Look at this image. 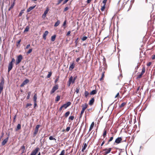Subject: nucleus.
<instances>
[{"instance_id": "obj_37", "label": "nucleus", "mask_w": 155, "mask_h": 155, "mask_svg": "<svg viewBox=\"0 0 155 155\" xmlns=\"http://www.w3.org/2000/svg\"><path fill=\"white\" fill-rule=\"evenodd\" d=\"M126 103H125V102L123 103L120 105V107H123L125 105H126Z\"/></svg>"}, {"instance_id": "obj_56", "label": "nucleus", "mask_w": 155, "mask_h": 155, "mask_svg": "<svg viewBox=\"0 0 155 155\" xmlns=\"http://www.w3.org/2000/svg\"><path fill=\"white\" fill-rule=\"evenodd\" d=\"M107 1V0H104L103 1V3L104 4H105V5H106V4Z\"/></svg>"}, {"instance_id": "obj_27", "label": "nucleus", "mask_w": 155, "mask_h": 155, "mask_svg": "<svg viewBox=\"0 0 155 155\" xmlns=\"http://www.w3.org/2000/svg\"><path fill=\"white\" fill-rule=\"evenodd\" d=\"M56 37V35H54L52 36L51 37V41H54Z\"/></svg>"}, {"instance_id": "obj_6", "label": "nucleus", "mask_w": 155, "mask_h": 155, "mask_svg": "<svg viewBox=\"0 0 155 155\" xmlns=\"http://www.w3.org/2000/svg\"><path fill=\"white\" fill-rule=\"evenodd\" d=\"M71 103L70 102H68L66 104H63L62 106V107H63V108L64 107V108L66 109L67 107H69V106H70L71 105Z\"/></svg>"}, {"instance_id": "obj_8", "label": "nucleus", "mask_w": 155, "mask_h": 155, "mask_svg": "<svg viewBox=\"0 0 155 155\" xmlns=\"http://www.w3.org/2000/svg\"><path fill=\"white\" fill-rule=\"evenodd\" d=\"M49 10V8L48 7H47L46 8V10L45 11L44 13L42 15V17L43 18H45L46 17L47 14Z\"/></svg>"}, {"instance_id": "obj_32", "label": "nucleus", "mask_w": 155, "mask_h": 155, "mask_svg": "<svg viewBox=\"0 0 155 155\" xmlns=\"http://www.w3.org/2000/svg\"><path fill=\"white\" fill-rule=\"evenodd\" d=\"M70 114V111H68L67 112H66L65 113V114H64L65 117H67L68 116V115H69Z\"/></svg>"}, {"instance_id": "obj_51", "label": "nucleus", "mask_w": 155, "mask_h": 155, "mask_svg": "<svg viewBox=\"0 0 155 155\" xmlns=\"http://www.w3.org/2000/svg\"><path fill=\"white\" fill-rule=\"evenodd\" d=\"M139 66H140L139 65H137L135 67V69L136 70V72H137V70L138 68H139Z\"/></svg>"}, {"instance_id": "obj_50", "label": "nucleus", "mask_w": 155, "mask_h": 155, "mask_svg": "<svg viewBox=\"0 0 155 155\" xmlns=\"http://www.w3.org/2000/svg\"><path fill=\"white\" fill-rule=\"evenodd\" d=\"M70 128L71 127H67L66 128V131H68L70 130Z\"/></svg>"}, {"instance_id": "obj_19", "label": "nucleus", "mask_w": 155, "mask_h": 155, "mask_svg": "<svg viewBox=\"0 0 155 155\" xmlns=\"http://www.w3.org/2000/svg\"><path fill=\"white\" fill-rule=\"evenodd\" d=\"M94 122H93L91 123V125H90V127L89 130V132L90 131L92 130V129H93V128L94 126Z\"/></svg>"}, {"instance_id": "obj_48", "label": "nucleus", "mask_w": 155, "mask_h": 155, "mask_svg": "<svg viewBox=\"0 0 155 155\" xmlns=\"http://www.w3.org/2000/svg\"><path fill=\"white\" fill-rule=\"evenodd\" d=\"M78 38H77L75 40V43L76 45H77L78 44Z\"/></svg>"}, {"instance_id": "obj_36", "label": "nucleus", "mask_w": 155, "mask_h": 155, "mask_svg": "<svg viewBox=\"0 0 155 155\" xmlns=\"http://www.w3.org/2000/svg\"><path fill=\"white\" fill-rule=\"evenodd\" d=\"M48 73H49L48 74V75L47 76V78H50L52 74V72H48Z\"/></svg>"}, {"instance_id": "obj_49", "label": "nucleus", "mask_w": 155, "mask_h": 155, "mask_svg": "<svg viewBox=\"0 0 155 155\" xmlns=\"http://www.w3.org/2000/svg\"><path fill=\"white\" fill-rule=\"evenodd\" d=\"M15 61V60L14 58H13L12 59V61L10 62H12V64H13V63Z\"/></svg>"}, {"instance_id": "obj_60", "label": "nucleus", "mask_w": 155, "mask_h": 155, "mask_svg": "<svg viewBox=\"0 0 155 155\" xmlns=\"http://www.w3.org/2000/svg\"><path fill=\"white\" fill-rule=\"evenodd\" d=\"M58 80H59V77H58L54 81V82L55 83H56L58 81Z\"/></svg>"}, {"instance_id": "obj_35", "label": "nucleus", "mask_w": 155, "mask_h": 155, "mask_svg": "<svg viewBox=\"0 0 155 155\" xmlns=\"http://www.w3.org/2000/svg\"><path fill=\"white\" fill-rule=\"evenodd\" d=\"M24 11H25L24 9L21 10L18 16H21V15H22V14L24 13Z\"/></svg>"}, {"instance_id": "obj_5", "label": "nucleus", "mask_w": 155, "mask_h": 155, "mask_svg": "<svg viewBox=\"0 0 155 155\" xmlns=\"http://www.w3.org/2000/svg\"><path fill=\"white\" fill-rule=\"evenodd\" d=\"M13 66V64H12V62H9L8 64V72L9 71L12 69Z\"/></svg>"}, {"instance_id": "obj_24", "label": "nucleus", "mask_w": 155, "mask_h": 155, "mask_svg": "<svg viewBox=\"0 0 155 155\" xmlns=\"http://www.w3.org/2000/svg\"><path fill=\"white\" fill-rule=\"evenodd\" d=\"M21 128V125L20 124H18L17 126V128L15 129L16 131H17Z\"/></svg>"}, {"instance_id": "obj_16", "label": "nucleus", "mask_w": 155, "mask_h": 155, "mask_svg": "<svg viewBox=\"0 0 155 155\" xmlns=\"http://www.w3.org/2000/svg\"><path fill=\"white\" fill-rule=\"evenodd\" d=\"M35 6H36V5H35L33 6L30 7L29 8L27 9V12H30L31 10H32L33 9H34L35 8Z\"/></svg>"}, {"instance_id": "obj_61", "label": "nucleus", "mask_w": 155, "mask_h": 155, "mask_svg": "<svg viewBox=\"0 0 155 155\" xmlns=\"http://www.w3.org/2000/svg\"><path fill=\"white\" fill-rule=\"evenodd\" d=\"M63 0H59L58 1V4H59Z\"/></svg>"}, {"instance_id": "obj_62", "label": "nucleus", "mask_w": 155, "mask_h": 155, "mask_svg": "<svg viewBox=\"0 0 155 155\" xmlns=\"http://www.w3.org/2000/svg\"><path fill=\"white\" fill-rule=\"evenodd\" d=\"M80 60V58H77V59H76V62H78Z\"/></svg>"}, {"instance_id": "obj_29", "label": "nucleus", "mask_w": 155, "mask_h": 155, "mask_svg": "<svg viewBox=\"0 0 155 155\" xmlns=\"http://www.w3.org/2000/svg\"><path fill=\"white\" fill-rule=\"evenodd\" d=\"M60 99V96L59 95H58L56 97L55 99V101H59Z\"/></svg>"}, {"instance_id": "obj_30", "label": "nucleus", "mask_w": 155, "mask_h": 155, "mask_svg": "<svg viewBox=\"0 0 155 155\" xmlns=\"http://www.w3.org/2000/svg\"><path fill=\"white\" fill-rule=\"evenodd\" d=\"M31 92L30 91H29L28 92V96L27 97V99H29L30 98V95H31Z\"/></svg>"}, {"instance_id": "obj_10", "label": "nucleus", "mask_w": 155, "mask_h": 155, "mask_svg": "<svg viewBox=\"0 0 155 155\" xmlns=\"http://www.w3.org/2000/svg\"><path fill=\"white\" fill-rule=\"evenodd\" d=\"M87 145V143H84L82 146V151L83 152L84 151V150L86 149Z\"/></svg>"}, {"instance_id": "obj_42", "label": "nucleus", "mask_w": 155, "mask_h": 155, "mask_svg": "<svg viewBox=\"0 0 155 155\" xmlns=\"http://www.w3.org/2000/svg\"><path fill=\"white\" fill-rule=\"evenodd\" d=\"M87 36H84L81 39L82 41H84L87 39Z\"/></svg>"}, {"instance_id": "obj_2", "label": "nucleus", "mask_w": 155, "mask_h": 155, "mask_svg": "<svg viewBox=\"0 0 155 155\" xmlns=\"http://www.w3.org/2000/svg\"><path fill=\"white\" fill-rule=\"evenodd\" d=\"M22 59L23 57L22 55H18L17 57L16 61V65H17L18 64L21 62Z\"/></svg>"}, {"instance_id": "obj_11", "label": "nucleus", "mask_w": 155, "mask_h": 155, "mask_svg": "<svg viewBox=\"0 0 155 155\" xmlns=\"http://www.w3.org/2000/svg\"><path fill=\"white\" fill-rule=\"evenodd\" d=\"M8 137H7V138H6L5 139L3 140V141L2 142V146L4 145L6 143L8 142Z\"/></svg>"}, {"instance_id": "obj_28", "label": "nucleus", "mask_w": 155, "mask_h": 155, "mask_svg": "<svg viewBox=\"0 0 155 155\" xmlns=\"http://www.w3.org/2000/svg\"><path fill=\"white\" fill-rule=\"evenodd\" d=\"M84 94L85 97L87 98L89 94V93L88 91H85L84 92Z\"/></svg>"}, {"instance_id": "obj_57", "label": "nucleus", "mask_w": 155, "mask_h": 155, "mask_svg": "<svg viewBox=\"0 0 155 155\" xmlns=\"http://www.w3.org/2000/svg\"><path fill=\"white\" fill-rule=\"evenodd\" d=\"M16 115H15L14 116V118H13V121L14 122H15V119H16Z\"/></svg>"}, {"instance_id": "obj_43", "label": "nucleus", "mask_w": 155, "mask_h": 155, "mask_svg": "<svg viewBox=\"0 0 155 155\" xmlns=\"http://www.w3.org/2000/svg\"><path fill=\"white\" fill-rule=\"evenodd\" d=\"M84 112V111H82V110H81V111L80 116V118H81L82 117V114H83Z\"/></svg>"}, {"instance_id": "obj_4", "label": "nucleus", "mask_w": 155, "mask_h": 155, "mask_svg": "<svg viewBox=\"0 0 155 155\" xmlns=\"http://www.w3.org/2000/svg\"><path fill=\"white\" fill-rule=\"evenodd\" d=\"M39 150V147L36 148L35 150L32 151L30 155H36Z\"/></svg>"}, {"instance_id": "obj_33", "label": "nucleus", "mask_w": 155, "mask_h": 155, "mask_svg": "<svg viewBox=\"0 0 155 155\" xmlns=\"http://www.w3.org/2000/svg\"><path fill=\"white\" fill-rule=\"evenodd\" d=\"M29 29V27L28 26H27L24 30V32H27L28 31Z\"/></svg>"}, {"instance_id": "obj_63", "label": "nucleus", "mask_w": 155, "mask_h": 155, "mask_svg": "<svg viewBox=\"0 0 155 155\" xmlns=\"http://www.w3.org/2000/svg\"><path fill=\"white\" fill-rule=\"evenodd\" d=\"M119 95V93H118L117 95H116V96H115V98H116L117 97H118Z\"/></svg>"}, {"instance_id": "obj_15", "label": "nucleus", "mask_w": 155, "mask_h": 155, "mask_svg": "<svg viewBox=\"0 0 155 155\" xmlns=\"http://www.w3.org/2000/svg\"><path fill=\"white\" fill-rule=\"evenodd\" d=\"M75 66V64L74 62H73L71 64H70V67L69 68V70H72L74 68Z\"/></svg>"}, {"instance_id": "obj_58", "label": "nucleus", "mask_w": 155, "mask_h": 155, "mask_svg": "<svg viewBox=\"0 0 155 155\" xmlns=\"http://www.w3.org/2000/svg\"><path fill=\"white\" fill-rule=\"evenodd\" d=\"M66 20H65L64 21V23H63V26H64L65 25H66Z\"/></svg>"}, {"instance_id": "obj_20", "label": "nucleus", "mask_w": 155, "mask_h": 155, "mask_svg": "<svg viewBox=\"0 0 155 155\" xmlns=\"http://www.w3.org/2000/svg\"><path fill=\"white\" fill-rule=\"evenodd\" d=\"M68 81L70 83H71V84H73L74 82H73V78L72 76H71L70 78L69 79Z\"/></svg>"}, {"instance_id": "obj_21", "label": "nucleus", "mask_w": 155, "mask_h": 155, "mask_svg": "<svg viewBox=\"0 0 155 155\" xmlns=\"http://www.w3.org/2000/svg\"><path fill=\"white\" fill-rule=\"evenodd\" d=\"M107 133V131L105 129L104 130L103 134V137L104 138L106 136Z\"/></svg>"}, {"instance_id": "obj_47", "label": "nucleus", "mask_w": 155, "mask_h": 155, "mask_svg": "<svg viewBox=\"0 0 155 155\" xmlns=\"http://www.w3.org/2000/svg\"><path fill=\"white\" fill-rule=\"evenodd\" d=\"M31 105H32V104H30V103L27 104V105H26V108H28V106H31Z\"/></svg>"}, {"instance_id": "obj_13", "label": "nucleus", "mask_w": 155, "mask_h": 155, "mask_svg": "<svg viewBox=\"0 0 155 155\" xmlns=\"http://www.w3.org/2000/svg\"><path fill=\"white\" fill-rule=\"evenodd\" d=\"M94 97L92 98L91 100L89 101V104L91 106L93 105L94 103Z\"/></svg>"}, {"instance_id": "obj_45", "label": "nucleus", "mask_w": 155, "mask_h": 155, "mask_svg": "<svg viewBox=\"0 0 155 155\" xmlns=\"http://www.w3.org/2000/svg\"><path fill=\"white\" fill-rule=\"evenodd\" d=\"M74 118V117L73 116H70L69 117V119L71 120H73Z\"/></svg>"}, {"instance_id": "obj_64", "label": "nucleus", "mask_w": 155, "mask_h": 155, "mask_svg": "<svg viewBox=\"0 0 155 155\" xmlns=\"http://www.w3.org/2000/svg\"><path fill=\"white\" fill-rule=\"evenodd\" d=\"M69 0H65L63 2V4L66 3Z\"/></svg>"}, {"instance_id": "obj_44", "label": "nucleus", "mask_w": 155, "mask_h": 155, "mask_svg": "<svg viewBox=\"0 0 155 155\" xmlns=\"http://www.w3.org/2000/svg\"><path fill=\"white\" fill-rule=\"evenodd\" d=\"M104 72H103L101 77L100 78V80L101 81L103 79V78H104Z\"/></svg>"}, {"instance_id": "obj_46", "label": "nucleus", "mask_w": 155, "mask_h": 155, "mask_svg": "<svg viewBox=\"0 0 155 155\" xmlns=\"http://www.w3.org/2000/svg\"><path fill=\"white\" fill-rule=\"evenodd\" d=\"M40 125H37L35 127V129H36V130H38V128L39 127H40Z\"/></svg>"}, {"instance_id": "obj_54", "label": "nucleus", "mask_w": 155, "mask_h": 155, "mask_svg": "<svg viewBox=\"0 0 155 155\" xmlns=\"http://www.w3.org/2000/svg\"><path fill=\"white\" fill-rule=\"evenodd\" d=\"M68 9H69V8L68 7H65L64 9V11H67V10H68Z\"/></svg>"}, {"instance_id": "obj_23", "label": "nucleus", "mask_w": 155, "mask_h": 155, "mask_svg": "<svg viewBox=\"0 0 155 155\" xmlns=\"http://www.w3.org/2000/svg\"><path fill=\"white\" fill-rule=\"evenodd\" d=\"M15 4V2H13L12 4L11 5V6L8 9V11H10L11 9L13 8Z\"/></svg>"}, {"instance_id": "obj_1", "label": "nucleus", "mask_w": 155, "mask_h": 155, "mask_svg": "<svg viewBox=\"0 0 155 155\" xmlns=\"http://www.w3.org/2000/svg\"><path fill=\"white\" fill-rule=\"evenodd\" d=\"M146 69L144 67H143L142 68V71L141 73L138 75L137 77V79H139L141 78L142 76L145 73Z\"/></svg>"}, {"instance_id": "obj_25", "label": "nucleus", "mask_w": 155, "mask_h": 155, "mask_svg": "<svg viewBox=\"0 0 155 155\" xmlns=\"http://www.w3.org/2000/svg\"><path fill=\"white\" fill-rule=\"evenodd\" d=\"M60 21L59 20H58L57 22H56L54 25V26L57 27L60 24Z\"/></svg>"}, {"instance_id": "obj_38", "label": "nucleus", "mask_w": 155, "mask_h": 155, "mask_svg": "<svg viewBox=\"0 0 155 155\" xmlns=\"http://www.w3.org/2000/svg\"><path fill=\"white\" fill-rule=\"evenodd\" d=\"M32 49L31 48V49H29V50L28 51L26 52V54H28L32 52Z\"/></svg>"}, {"instance_id": "obj_55", "label": "nucleus", "mask_w": 155, "mask_h": 155, "mask_svg": "<svg viewBox=\"0 0 155 155\" xmlns=\"http://www.w3.org/2000/svg\"><path fill=\"white\" fill-rule=\"evenodd\" d=\"M79 92V89L78 88H77L76 90V92L78 93Z\"/></svg>"}, {"instance_id": "obj_22", "label": "nucleus", "mask_w": 155, "mask_h": 155, "mask_svg": "<svg viewBox=\"0 0 155 155\" xmlns=\"http://www.w3.org/2000/svg\"><path fill=\"white\" fill-rule=\"evenodd\" d=\"M37 97L36 94H35L33 97L34 102H37Z\"/></svg>"}, {"instance_id": "obj_9", "label": "nucleus", "mask_w": 155, "mask_h": 155, "mask_svg": "<svg viewBox=\"0 0 155 155\" xmlns=\"http://www.w3.org/2000/svg\"><path fill=\"white\" fill-rule=\"evenodd\" d=\"M122 140V138L121 137H118L115 140V143L117 144L120 143Z\"/></svg>"}, {"instance_id": "obj_12", "label": "nucleus", "mask_w": 155, "mask_h": 155, "mask_svg": "<svg viewBox=\"0 0 155 155\" xmlns=\"http://www.w3.org/2000/svg\"><path fill=\"white\" fill-rule=\"evenodd\" d=\"M48 31H46L45 32L44 34H43V37L45 40L46 39V36L48 35Z\"/></svg>"}, {"instance_id": "obj_26", "label": "nucleus", "mask_w": 155, "mask_h": 155, "mask_svg": "<svg viewBox=\"0 0 155 155\" xmlns=\"http://www.w3.org/2000/svg\"><path fill=\"white\" fill-rule=\"evenodd\" d=\"M38 130L35 129L33 135L34 137H35L36 136V135L37 134L38 132Z\"/></svg>"}, {"instance_id": "obj_3", "label": "nucleus", "mask_w": 155, "mask_h": 155, "mask_svg": "<svg viewBox=\"0 0 155 155\" xmlns=\"http://www.w3.org/2000/svg\"><path fill=\"white\" fill-rule=\"evenodd\" d=\"M58 89V84H56L54 85L52 88V90L50 91V94H52L57 90Z\"/></svg>"}, {"instance_id": "obj_40", "label": "nucleus", "mask_w": 155, "mask_h": 155, "mask_svg": "<svg viewBox=\"0 0 155 155\" xmlns=\"http://www.w3.org/2000/svg\"><path fill=\"white\" fill-rule=\"evenodd\" d=\"M49 139L50 140H56V139L54 138L52 136H51L49 137Z\"/></svg>"}, {"instance_id": "obj_34", "label": "nucleus", "mask_w": 155, "mask_h": 155, "mask_svg": "<svg viewBox=\"0 0 155 155\" xmlns=\"http://www.w3.org/2000/svg\"><path fill=\"white\" fill-rule=\"evenodd\" d=\"M29 82V80L28 79H26L23 82L25 85L27 84Z\"/></svg>"}, {"instance_id": "obj_59", "label": "nucleus", "mask_w": 155, "mask_h": 155, "mask_svg": "<svg viewBox=\"0 0 155 155\" xmlns=\"http://www.w3.org/2000/svg\"><path fill=\"white\" fill-rule=\"evenodd\" d=\"M152 59L153 60L154 59H155V55H153L152 56Z\"/></svg>"}, {"instance_id": "obj_17", "label": "nucleus", "mask_w": 155, "mask_h": 155, "mask_svg": "<svg viewBox=\"0 0 155 155\" xmlns=\"http://www.w3.org/2000/svg\"><path fill=\"white\" fill-rule=\"evenodd\" d=\"M20 149L22 150V153H23L25 152V147L24 145H23L21 147Z\"/></svg>"}, {"instance_id": "obj_31", "label": "nucleus", "mask_w": 155, "mask_h": 155, "mask_svg": "<svg viewBox=\"0 0 155 155\" xmlns=\"http://www.w3.org/2000/svg\"><path fill=\"white\" fill-rule=\"evenodd\" d=\"M105 5H105V4H104V5L103 6H101V10L102 12H103L104 10Z\"/></svg>"}, {"instance_id": "obj_53", "label": "nucleus", "mask_w": 155, "mask_h": 155, "mask_svg": "<svg viewBox=\"0 0 155 155\" xmlns=\"http://www.w3.org/2000/svg\"><path fill=\"white\" fill-rule=\"evenodd\" d=\"M71 33V31H68L66 34V35L67 36H68Z\"/></svg>"}, {"instance_id": "obj_14", "label": "nucleus", "mask_w": 155, "mask_h": 155, "mask_svg": "<svg viewBox=\"0 0 155 155\" xmlns=\"http://www.w3.org/2000/svg\"><path fill=\"white\" fill-rule=\"evenodd\" d=\"M88 105L87 104H85L82 106V111H84L87 108Z\"/></svg>"}, {"instance_id": "obj_39", "label": "nucleus", "mask_w": 155, "mask_h": 155, "mask_svg": "<svg viewBox=\"0 0 155 155\" xmlns=\"http://www.w3.org/2000/svg\"><path fill=\"white\" fill-rule=\"evenodd\" d=\"M65 150H63L61 152V153L59 155H64L65 154Z\"/></svg>"}, {"instance_id": "obj_41", "label": "nucleus", "mask_w": 155, "mask_h": 155, "mask_svg": "<svg viewBox=\"0 0 155 155\" xmlns=\"http://www.w3.org/2000/svg\"><path fill=\"white\" fill-rule=\"evenodd\" d=\"M113 138H114V137H110L108 141V143H109V142L111 141L112 140H113Z\"/></svg>"}, {"instance_id": "obj_52", "label": "nucleus", "mask_w": 155, "mask_h": 155, "mask_svg": "<svg viewBox=\"0 0 155 155\" xmlns=\"http://www.w3.org/2000/svg\"><path fill=\"white\" fill-rule=\"evenodd\" d=\"M30 44H28L27 45L26 48H25V49H27L29 48L30 46Z\"/></svg>"}, {"instance_id": "obj_7", "label": "nucleus", "mask_w": 155, "mask_h": 155, "mask_svg": "<svg viewBox=\"0 0 155 155\" xmlns=\"http://www.w3.org/2000/svg\"><path fill=\"white\" fill-rule=\"evenodd\" d=\"M111 148H109L108 149H105L103 150L104 151H105L104 152V154L106 155L109 153L111 150Z\"/></svg>"}, {"instance_id": "obj_18", "label": "nucleus", "mask_w": 155, "mask_h": 155, "mask_svg": "<svg viewBox=\"0 0 155 155\" xmlns=\"http://www.w3.org/2000/svg\"><path fill=\"white\" fill-rule=\"evenodd\" d=\"M97 93V91L96 90H94L92 91L90 93V94L91 95H94Z\"/></svg>"}]
</instances>
